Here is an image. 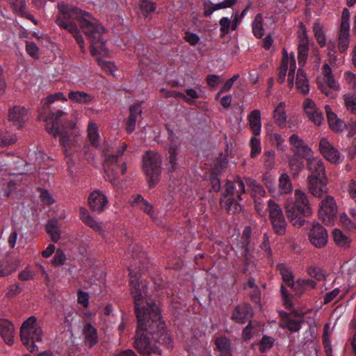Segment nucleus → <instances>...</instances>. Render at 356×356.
<instances>
[{
	"label": "nucleus",
	"instance_id": "f8f14e48",
	"mask_svg": "<svg viewBox=\"0 0 356 356\" xmlns=\"http://www.w3.org/2000/svg\"><path fill=\"white\" fill-rule=\"evenodd\" d=\"M291 149L295 156L307 160L312 156L313 151L297 134H292L289 138Z\"/></svg>",
	"mask_w": 356,
	"mask_h": 356
},
{
	"label": "nucleus",
	"instance_id": "9d476101",
	"mask_svg": "<svg viewBox=\"0 0 356 356\" xmlns=\"http://www.w3.org/2000/svg\"><path fill=\"white\" fill-rule=\"evenodd\" d=\"M325 196L319 204L318 216L325 225H332L337 217V204L333 197L326 193Z\"/></svg>",
	"mask_w": 356,
	"mask_h": 356
},
{
	"label": "nucleus",
	"instance_id": "6ab92c4d",
	"mask_svg": "<svg viewBox=\"0 0 356 356\" xmlns=\"http://www.w3.org/2000/svg\"><path fill=\"white\" fill-rule=\"evenodd\" d=\"M13 324L7 319H0V335L4 341L11 346L14 342Z\"/></svg>",
	"mask_w": 356,
	"mask_h": 356
},
{
	"label": "nucleus",
	"instance_id": "1a4fd4ad",
	"mask_svg": "<svg viewBox=\"0 0 356 356\" xmlns=\"http://www.w3.org/2000/svg\"><path fill=\"white\" fill-rule=\"evenodd\" d=\"M268 209L274 232L279 236L284 235L286 232V221L281 207L274 200H269Z\"/></svg>",
	"mask_w": 356,
	"mask_h": 356
},
{
	"label": "nucleus",
	"instance_id": "58836bf2",
	"mask_svg": "<svg viewBox=\"0 0 356 356\" xmlns=\"http://www.w3.org/2000/svg\"><path fill=\"white\" fill-rule=\"evenodd\" d=\"M313 31L318 44L321 47H323L326 44V39L322 27L319 23H315L313 26Z\"/></svg>",
	"mask_w": 356,
	"mask_h": 356
},
{
	"label": "nucleus",
	"instance_id": "a878e982",
	"mask_svg": "<svg viewBox=\"0 0 356 356\" xmlns=\"http://www.w3.org/2000/svg\"><path fill=\"white\" fill-rule=\"evenodd\" d=\"M316 284L312 280H298L291 286L294 295L300 296L308 289H314Z\"/></svg>",
	"mask_w": 356,
	"mask_h": 356
},
{
	"label": "nucleus",
	"instance_id": "f257e3e1",
	"mask_svg": "<svg viewBox=\"0 0 356 356\" xmlns=\"http://www.w3.org/2000/svg\"><path fill=\"white\" fill-rule=\"evenodd\" d=\"M138 269L131 268L129 273L131 293L134 300L138 320L134 347L143 356L152 354L161 355V350L149 340V337L151 336L155 343L167 348L173 347V339L161 318L159 307L152 302H146L145 305L143 302L146 294L145 284L140 280Z\"/></svg>",
	"mask_w": 356,
	"mask_h": 356
},
{
	"label": "nucleus",
	"instance_id": "9b49d317",
	"mask_svg": "<svg viewBox=\"0 0 356 356\" xmlns=\"http://www.w3.org/2000/svg\"><path fill=\"white\" fill-rule=\"evenodd\" d=\"M252 234V229L250 227H245L242 235L237 238L236 244V251L238 254L243 257L245 260V265L248 266L250 264V250L251 246L250 243V236Z\"/></svg>",
	"mask_w": 356,
	"mask_h": 356
},
{
	"label": "nucleus",
	"instance_id": "dca6fc26",
	"mask_svg": "<svg viewBox=\"0 0 356 356\" xmlns=\"http://www.w3.org/2000/svg\"><path fill=\"white\" fill-rule=\"evenodd\" d=\"M108 204L107 197L99 191L92 192L88 197V204L93 211L101 213Z\"/></svg>",
	"mask_w": 356,
	"mask_h": 356
},
{
	"label": "nucleus",
	"instance_id": "5701e85b",
	"mask_svg": "<svg viewBox=\"0 0 356 356\" xmlns=\"http://www.w3.org/2000/svg\"><path fill=\"white\" fill-rule=\"evenodd\" d=\"M178 149L176 145H168L166 149L167 168L170 172H173L177 167Z\"/></svg>",
	"mask_w": 356,
	"mask_h": 356
},
{
	"label": "nucleus",
	"instance_id": "864d4df0",
	"mask_svg": "<svg viewBox=\"0 0 356 356\" xmlns=\"http://www.w3.org/2000/svg\"><path fill=\"white\" fill-rule=\"evenodd\" d=\"M281 274L282 275L284 282L289 286H291L293 282V275L289 268H281Z\"/></svg>",
	"mask_w": 356,
	"mask_h": 356
},
{
	"label": "nucleus",
	"instance_id": "4be33fe9",
	"mask_svg": "<svg viewBox=\"0 0 356 356\" xmlns=\"http://www.w3.org/2000/svg\"><path fill=\"white\" fill-rule=\"evenodd\" d=\"M86 345L92 347L98 342L97 330L90 323H86L82 329Z\"/></svg>",
	"mask_w": 356,
	"mask_h": 356
},
{
	"label": "nucleus",
	"instance_id": "338daca9",
	"mask_svg": "<svg viewBox=\"0 0 356 356\" xmlns=\"http://www.w3.org/2000/svg\"><path fill=\"white\" fill-rule=\"evenodd\" d=\"M207 84L211 88L216 87L220 82V76L216 74H209L207 76Z\"/></svg>",
	"mask_w": 356,
	"mask_h": 356
},
{
	"label": "nucleus",
	"instance_id": "7ed1b4c3",
	"mask_svg": "<svg viewBox=\"0 0 356 356\" xmlns=\"http://www.w3.org/2000/svg\"><path fill=\"white\" fill-rule=\"evenodd\" d=\"M56 101L66 103L67 99L60 92L47 96L44 104L47 107V113L44 115L41 113L40 118L43 119L46 122V129L50 134L54 137H60V142L65 154L67 155L76 150L75 144L78 136L73 133L75 123L72 120L63 124L62 117L67 113L60 106H51Z\"/></svg>",
	"mask_w": 356,
	"mask_h": 356
},
{
	"label": "nucleus",
	"instance_id": "72a5a7b5",
	"mask_svg": "<svg viewBox=\"0 0 356 356\" xmlns=\"http://www.w3.org/2000/svg\"><path fill=\"white\" fill-rule=\"evenodd\" d=\"M293 189L292 183L289 176L283 173L279 178V191L281 194L290 193Z\"/></svg>",
	"mask_w": 356,
	"mask_h": 356
},
{
	"label": "nucleus",
	"instance_id": "0e129e2a",
	"mask_svg": "<svg viewBox=\"0 0 356 356\" xmlns=\"http://www.w3.org/2000/svg\"><path fill=\"white\" fill-rule=\"evenodd\" d=\"M65 259V254L63 253V252L60 250H58L56 252V254L54 257V259L52 260V263L54 265H63L64 263V261Z\"/></svg>",
	"mask_w": 356,
	"mask_h": 356
},
{
	"label": "nucleus",
	"instance_id": "e2e57ef3",
	"mask_svg": "<svg viewBox=\"0 0 356 356\" xmlns=\"http://www.w3.org/2000/svg\"><path fill=\"white\" fill-rule=\"evenodd\" d=\"M40 198L43 204L51 205L54 203V199L50 193L46 190H42L40 193Z\"/></svg>",
	"mask_w": 356,
	"mask_h": 356
},
{
	"label": "nucleus",
	"instance_id": "e433bc0d",
	"mask_svg": "<svg viewBox=\"0 0 356 356\" xmlns=\"http://www.w3.org/2000/svg\"><path fill=\"white\" fill-rule=\"evenodd\" d=\"M325 81L327 85V86H321V90L323 92L326 96L333 97V92L330 91V90H337L339 88L338 83L336 82L333 76L325 78Z\"/></svg>",
	"mask_w": 356,
	"mask_h": 356
},
{
	"label": "nucleus",
	"instance_id": "ddd939ff",
	"mask_svg": "<svg viewBox=\"0 0 356 356\" xmlns=\"http://www.w3.org/2000/svg\"><path fill=\"white\" fill-rule=\"evenodd\" d=\"M318 147L321 154L330 163L337 164L343 161L344 156L326 138L320 140Z\"/></svg>",
	"mask_w": 356,
	"mask_h": 356
},
{
	"label": "nucleus",
	"instance_id": "473e14b6",
	"mask_svg": "<svg viewBox=\"0 0 356 356\" xmlns=\"http://www.w3.org/2000/svg\"><path fill=\"white\" fill-rule=\"evenodd\" d=\"M68 98L79 104H86L92 101L91 96L83 91H71L68 94Z\"/></svg>",
	"mask_w": 356,
	"mask_h": 356
},
{
	"label": "nucleus",
	"instance_id": "bf43d9fd",
	"mask_svg": "<svg viewBox=\"0 0 356 356\" xmlns=\"http://www.w3.org/2000/svg\"><path fill=\"white\" fill-rule=\"evenodd\" d=\"M274 341L271 337H264L260 345V350L265 352L269 350L273 345Z\"/></svg>",
	"mask_w": 356,
	"mask_h": 356
},
{
	"label": "nucleus",
	"instance_id": "a19ab883",
	"mask_svg": "<svg viewBox=\"0 0 356 356\" xmlns=\"http://www.w3.org/2000/svg\"><path fill=\"white\" fill-rule=\"evenodd\" d=\"M177 97L181 98L186 103L191 105L193 103V99H195L199 98V95L194 89L188 88L186 90V95L182 92H178Z\"/></svg>",
	"mask_w": 356,
	"mask_h": 356
},
{
	"label": "nucleus",
	"instance_id": "13d9d810",
	"mask_svg": "<svg viewBox=\"0 0 356 356\" xmlns=\"http://www.w3.org/2000/svg\"><path fill=\"white\" fill-rule=\"evenodd\" d=\"M184 39L192 46L196 45L200 40V37L196 33H191L189 31L185 33Z\"/></svg>",
	"mask_w": 356,
	"mask_h": 356
},
{
	"label": "nucleus",
	"instance_id": "39448f33",
	"mask_svg": "<svg viewBox=\"0 0 356 356\" xmlns=\"http://www.w3.org/2000/svg\"><path fill=\"white\" fill-rule=\"evenodd\" d=\"M245 193V184L241 177H236L233 181L227 180L220 199L221 207L230 215L239 213L242 206L238 201L242 200L241 195Z\"/></svg>",
	"mask_w": 356,
	"mask_h": 356
},
{
	"label": "nucleus",
	"instance_id": "ea45409f",
	"mask_svg": "<svg viewBox=\"0 0 356 356\" xmlns=\"http://www.w3.org/2000/svg\"><path fill=\"white\" fill-rule=\"evenodd\" d=\"M333 238L335 243L343 248H347L349 246V240L348 237L339 229H334L333 232Z\"/></svg>",
	"mask_w": 356,
	"mask_h": 356
},
{
	"label": "nucleus",
	"instance_id": "49530a36",
	"mask_svg": "<svg viewBox=\"0 0 356 356\" xmlns=\"http://www.w3.org/2000/svg\"><path fill=\"white\" fill-rule=\"evenodd\" d=\"M218 3H213L210 0L205 1L203 3L204 15L205 17H209L214 11L220 10L221 8H218Z\"/></svg>",
	"mask_w": 356,
	"mask_h": 356
},
{
	"label": "nucleus",
	"instance_id": "cd10ccee",
	"mask_svg": "<svg viewBox=\"0 0 356 356\" xmlns=\"http://www.w3.org/2000/svg\"><path fill=\"white\" fill-rule=\"evenodd\" d=\"M215 344L220 353V356H232V349L229 340L225 337H218L215 340Z\"/></svg>",
	"mask_w": 356,
	"mask_h": 356
},
{
	"label": "nucleus",
	"instance_id": "4c0bfd02",
	"mask_svg": "<svg viewBox=\"0 0 356 356\" xmlns=\"http://www.w3.org/2000/svg\"><path fill=\"white\" fill-rule=\"evenodd\" d=\"M246 184L251 188L254 195L259 196H264L266 195L264 188L256 180L248 178L246 180Z\"/></svg>",
	"mask_w": 356,
	"mask_h": 356
},
{
	"label": "nucleus",
	"instance_id": "052dcab7",
	"mask_svg": "<svg viewBox=\"0 0 356 356\" xmlns=\"http://www.w3.org/2000/svg\"><path fill=\"white\" fill-rule=\"evenodd\" d=\"M108 169H106L105 171L107 175V180H108L112 184L117 185L119 181L117 177V169L112 168L111 169V172H110V168L107 167Z\"/></svg>",
	"mask_w": 356,
	"mask_h": 356
},
{
	"label": "nucleus",
	"instance_id": "a211bd4d",
	"mask_svg": "<svg viewBox=\"0 0 356 356\" xmlns=\"http://www.w3.org/2000/svg\"><path fill=\"white\" fill-rule=\"evenodd\" d=\"M27 115L26 109L20 106L13 107L9 111V120L12 121L15 126L20 129L24 123Z\"/></svg>",
	"mask_w": 356,
	"mask_h": 356
},
{
	"label": "nucleus",
	"instance_id": "aec40b11",
	"mask_svg": "<svg viewBox=\"0 0 356 356\" xmlns=\"http://www.w3.org/2000/svg\"><path fill=\"white\" fill-rule=\"evenodd\" d=\"M252 316V309L250 305H243L236 307L232 314V318L236 323H243Z\"/></svg>",
	"mask_w": 356,
	"mask_h": 356
},
{
	"label": "nucleus",
	"instance_id": "7c9ffc66",
	"mask_svg": "<svg viewBox=\"0 0 356 356\" xmlns=\"http://www.w3.org/2000/svg\"><path fill=\"white\" fill-rule=\"evenodd\" d=\"M46 232L50 236L54 242H57L60 238V233L58 229V220L55 218L49 220L46 226Z\"/></svg>",
	"mask_w": 356,
	"mask_h": 356
},
{
	"label": "nucleus",
	"instance_id": "2f4dec72",
	"mask_svg": "<svg viewBox=\"0 0 356 356\" xmlns=\"http://www.w3.org/2000/svg\"><path fill=\"white\" fill-rule=\"evenodd\" d=\"M252 33L257 38H261L264 35V29L263 28V17L261 13L256 15L252 23Z\"/></svg>",
	"mask_w": 356,
	"mask_h": 356
},
{
	"label": "nucleus",
	"instance_id": "69168bd1",
	"mask_svg": "<svg viewBox=\"0 0 356 356\" xmlns=\"http://www.w3.org/2000/svg\"><path fill=\"white\" fill-rule=\"evenodd\" d=\"M22 289L18 284L10 285L6 293V296L8 298H13L21 292Z\"/></svg>",
	"mask_w": 356,
	"mask_h": 356
},
{
	"label": "nucleus",
	"instance_id": "c03bdc74",
	"mask_svg": "<svg viewBox=\"0 0 356 356\" xmlns=\"http://www.w3.org/2000/svg\"><path fill=\"white\" fill-rule=\"evenodd\" d=\"M259 330V326L256 322H250V323L243 330V337L245 339H250L252 334H255Z\"/></svg>",
	"mask_w": 356,
	"mask_h": 356
},
{
	"label": "nucleus",
	"instance_id": "393cba45",
	"mask_svg": "<svg viewBox=\"0 0 356 356\" xmlns=\"http://www.w3.org/2000/svg\"><path fill=\"white\" fill-rule=\"evenodd\" d=\"M248 118L251 131L254 136H259L261 129L260 111L259 110H253L250 113Z\"/></svg>",
	"mask_w": 356,
	"mask_h": 356
},
{
	"label": "nucleus",
	"instance_id": "f704fd0d",
	"mask_svg": "<svg viewBox=\"0 0 356 356\" xmlns=\"http://www.w3.org/2000/svg\"><path fill=\"white\" fill-rule=\"evenodd\" d=\"M140 10L145 18H151V15L156 8L155 3L149 0H141L139 5Z\"/></svg>",
	"mask_w": 356,
	"mask_h": 356
},
{
	"label": "nucleus",
	"instance_id": "37998d69",
	"mask_svg": "<svg viewBox=\"0 0 356 356\" xmlns=\"http://www.w3.org/2000/svg\"><path fill=\"white\" fill-rule=\"evenodd\" d=\"M289 164L293 175H298L304 168L303 161L297 157L290 159Z\"/></svg>",
	"mask_w": 356,
	"mask_h": 356
},
{
	"label": "nucleus",
	"instance_id": "423d86ee",
	"mask_svg": "<svg viewBox=\"0 0 356 356\" xmlns=\"http://www.w3.org/2000/svg\"><path fill=\"white\" fill-rule=\"evenodd\" d=\"M295 200H288L285 204V211L289 220L294 226H302L305 223L304 217L312 214V207L307 195L299 189L295 190Z\"/></svg>",
	"mask_w": 356,
	"mask_h": 356
},
{
	"label": "nucleus",
	"instance_id": "b1692460",
	"mask_svg": "<svg viewBox=\"0 0 356 356\" xmlns=\"http://www.w3.org/2000/svg\"><path fill=\"white\" fill-rule=\"evenodd\" d=\"M325 108L330 127L334 131H342L346 127L345 122L337 118L328 105L325 106Z\"/></svg>",
	"mask_w": 356,
	"mask_h": 356
},
{
	"label": "nucleus",
	"instance_id": "4468645a",
	"mask_svg": "<svg viewBox=\"0 0 356 356\" xmlns=\"http://www.w3.org/2000/svg\"><path fill=\"white\" fill-rule=\"evenodd\" d=\"M328 234L326 229L318 222L312 225L309 232L310 243L315 247L321 248L327 244Z\"/></svg>",
	"mask_w": 356,
	"mask_h": 356
},
{
	"label": "nucleus",
	"instance_id": "c9c22d12",
	"mask_svg": "<svg viewBox=\"0 0 356 356\" xmlns=\"http://www.w3.org/2000/svg\"><path fill=\"white\" fill-rule=\"evenodd\" d=\"M99 133L95 123L90 122L88 127V138L93 147L99 146Z\"/></svg>",
	"mask_w": 356,
	"mask_h": 356
},
{
	"label": "nucleus",
	"instance_id": "4d7b16f0",
	"mask_svg": "<svg viewBox=\"0 0 356 356\" xmlns=\"http://www.w3.org/2000/svg\"><path fill=\"white\" fill-rule=\"evenodd\" d=\"M126 148H127V145L125 144H123V146L122 147V149L119 150L118 154L108 155L106 157V163L111 164V165H113V164L117 165L118 161V157L122 155V154L125 151Z\"/></svg>",
	"mask_w": 356,
	"mask_h": 356
},
{
	"label": "nucleus",
	"instance_id": "6e6d98bb",
	"mask_svg": "<svg viewBox=\"0 0 356 356\" xmlns=\"http://www.w3.org/2000/svg\"><path fill=\"white\" fill-rule=\"evenodd\" d=\"M210 183L211 186V188L215 192L220 191L221 188V184L220 179L218 177V175L216 172H212L210 175Z\"/></svg>",
	"mask_w": 356,
	"mask_h": 356
},
{
	"label": "nucleus",
	"instance_id": "20e7f679",
	"mask_svg": "<svg viewBox=\"0 0 356 356\" xmlns=\"http://www.w3.org/2000/svg\"><path fill=\"white\" fill-rule=\"evenodd\" d=\"M307 168L309 171L307 179L310 193L316 197H323L327 191V179L323 160L311 156L307 160Z\"/></svg>",
	"mask_w": 356,
	"mask_h": 356
},
{
	"label": "nucleus",
	"instance_id": "f3484780",
	"mask_svg": "<svg viewBox=\"0 0 356 356\" xmlns=\"http://www.w3.org/2000/svg\"><path fill=\"white\" fill-rule=\"evenodd\" d=\"M302 322V315H296L290 314L285 315L280 322V326L283 328H287L291 332H297L301 327Z\"/></svg>",
	"mask_w": 356,
	"mask_h": 356
},
{
	"label": "nucleus",
	"instance_id": "bb28decb",
	"mask_svg": "<svg viewBox=\"0 0 356 356\" xmlns=\"http://www.w3.org/2000/svg\"><path fill=\"white\" fill-rule=\"evenodd\" d=\"M273 118L275 124L281 128L286 126V114L285 111V103L280 102L273 112Z\"/></svg>",
	"mask_w": 356,
	"mask_h": 356
},
{
	"label": "nucleus",
	"instance_id": "c85d7f7f",
	"mask_svg": "<svg viewBox=\"0 0 356 356\" xmlns=\"http://www.w3.org/2000/svg\"><path fill=\"white\" fill-rule=\"evenodd\" d=\"M12 3V7L14 10L20 15L22 17H26V19L31 20L35 24V19L33 16L31 14H29L26 10V0H10Z\"/></svg>",
	"mask_w": 356,
	"mask_h": 356
},
{
	"label": "nucleus",
	"instance_id": "680f3d73",
	"mask_svg": "<svg viewBox=\"0 0 356 356\" xmlns=\"http://www.w3.org/2000/svg\"><path fill=\"white\" fill-rule=\"evenodd\" d=\"M139 207L141 210H143L144 212H145L150 217H153L154 213L153 207L146 200L143 203L140 204Z\"/></svg>",
	"mask_w": 356,
	"mask_h": 356
},
{
	"label": "nucleus",
	"instance_id": "c756f323",
	"mask_svg": "<svg viewBox=\"0 0 356 356\" xmlns=\"http://www.w3.org/2000/svg\"><path fill=\"white\" fill-rule=\"evenodd\" d=\"M296 87L304 95L309 92V86L306 74L301 70H298L297 72Z\"/></svg>",
	"mask_w": 356,
	"mask_h": 356
},
{
	"label": "nucleus",
	"instance_id": "09e8293b",
	"mask_svg": "<svg viewBox=\"0 0 356 356\" xmlns=\"http://www.w3.org/2000/svg\"><path fill=\"white\" fill-rule=\"evenodd\" d=\"M17 138L14 134L0 135V147H7L14 144Z\"/></svg>",
	"mask_w": 356,
	"mask_h": 356
},
{
	"label": "nucleus",
	"instance_id": "5fc2aeb1",
	"mask_svg": "<svg viewBox=\"0 0 356 356\" xmlns=\"http://www.w3.org/2000/svg\"><path fill=\"white\" fill-rule=\"evenodd\" d=\"M38 47L33 42H26V51L32 58L38 57Z\"/></svg>",
	"mask_w": 356,
	"mask_h": 356
},
{
	"label": "nucleus",
	"instance_id": "3c124183",
	"mask_svg": "<svg viewBox=\"0 0 356 356\" xmlns=\"http://www.w3.org/2000/svg\"><path fill=\"white\" fill-rule=\"evenodd\" d=\"M344 102L348 110L356 113V97L349 95H344Z\"/></svg>",
	"mask_w": 356,
	"mask_h": 356
},
{
	"label": "nucleus",
	"instance_id": "a18cd8bd",
	"mask_svg": "<svg viewBox=\"0 0 356 356\" xmlns=\"http://www.w3.org/2000/svg\"><path fill=\"white\" fill-rule=\"evenodd\" d=\"M250 145L251 147L250 156L255 158L261 151L260 140L256 137H252L250 140Z\"/></svg>",
	"mask_w": 356,
	"mask_h": 356
},
{
	"label": "nucleus",
	"instance_id": "412c9836",
	"mask_svg": "<svg viewBox=\"0 0 356 356\" xmlns=\"http://www.w3.org/2000/svg\"><path fill=\"white\" fill-rule=\"evenodd\" d=\"M141 113L139 104L131 105L129 107V115L126 120V131L128 134H131L134 131L137 118L141 115Z\"/></svg>",
	"mask_w": 356,
	"mask_h": 356
},
{
	"label": "nucleus",
	"instance_id": "774afa93",
	"mask_svg": "<svg viewBox=\"0 0 356 356\" xmlns=\"http://www.w3.org/2000/svg\"><path fill=\"white\" fill-rule=\"evenodd\" d=\"M348 193L350 197L356 203V181L351 180L348 184Z\"/></svg>",
	"mask_w": 356,
	"mask_h": 356
},
{
	"label": "nucleus",
	"instance_id": "79ce46f5",
	"mask_svg": "<svg viewBox=\"0 0 356 356\" xmlns=\"http://www.w3.org/2000/svg\"><path fill=\"white\" fill-rule=\"evenodd\" d=\"M264 164L266 169L272 170L275 167V153L273 150L265 151L263 155Z\"/></svg>",
	"mask_w": 356,
	"mask_h": 356
},
{
	"label": "nucleus",
	"instance_id": "0eeeda50",
	"mask_svg": "<svg viewBox=\"0 0 356 356\" xmlns=\"http://www.w3.org/2000/svg\"><path fill=\"white\" fill-rule=\"evenodd\" d=\"M161 162V155L151 150L146 152L143 157V170L150 188L155 187L160 181Z\"/></svg>",
	"mask_w": 356,
	"mask_h": 356
},
{
	"label": "nucleus",
	"instance_id": "f03ea898",
	"mask_svg": "<svg viewBox=\"0 0 356 356\" xmlns=\"http://www.w3.org/2000/svg\"><path fill=\"white\" fill-rule=\"evenodd\" d=\"M57 8L59 13L56 17V24L73 36L82 53L86 52L84 38L76 22L90 43L91 54L97 55L104 49L106 42L104 38L106 30L97 19L88 12L64 2L58 3Z\"/></svg>",
	"mask_w": 356,
	"mask_h": 356
},
{
	"label": "nucleus",
	"instance_id": "2eb2a0df",
	"mask_svg": "<svg viewBox=\"0 0 356 356\" xmlns=\"http://www.w3.org/2000/svg\"><path fill=\"white\" fill-rule=\"evenodd\" d=\"M304 110L310 120L315 124L319 126L323 120V115L321 110L316 107L314 102L309 98L305 100L303 103Z\"/></svg>",
	"mask_w": 356,
	"mask_h": 356
},
{
	"label": "nucleus",
	"instance_id": "8fccbe9b",
	"mask_svg": "<svg viewBox=\"0 0 356 356\" xmlns=\"http://www.w3.org/2000/svg\"><path fill=\"white\" fill-rule=\"evenodd\" d=\"M219 24L220 26V30L222 33L223 35H225L229 33L232 22L227 17H222L219 21Z\"/></svg>",
	"mask_w": 356,
	"mask_h": 356
},
{
	"label": "nucleus",
	"instance_id": "603ef678",
	"mask_svg": "<svg viewBox=\"0 0 356 356\" xmlns=\"http://www.w3.org/2000/svg\"><path fill=\"white\" fill-rule=\"evenodd\" d=\"M349 47V35H339L337 49L341 53H344Z\"/></svg>",
	"mask_w": 356,
	"mask_h": 356
},
{
	"label": "nucleus",
	"instance_id": "6e6552de",
	"mask_svg": "<svg viewBox=\"0 0 356 356\" xmlns=\"http://www.w3.org/2000/svg\"><path fill=\"white\" fill-rule=\"evenodd\" d=\"M42 335V328L34 316H30L22 323L20 328V337L23 344L31 353L37 350L35 343L41 341Z\"/></svg>",
	"mask_w": 356,
	"mask_h": 356
},
{
	"label": "nucleus",
	"instance_id": "de8ad7c7",
	"mask_svg": "<svg viewBox=\"0 0 356 356\" xmlns=\"http://www.w3.org/2000/svg\"><path fill=\"white\" fill-rule=\"evenodd\" d=\"M308 47L306 44H300L298 47V58L299 65L303 66L307 60Z\"/></svg>",
	"mask_w": 356,
	"mask_h": 356
}]
</instances>
